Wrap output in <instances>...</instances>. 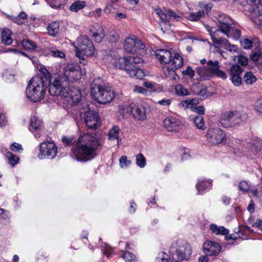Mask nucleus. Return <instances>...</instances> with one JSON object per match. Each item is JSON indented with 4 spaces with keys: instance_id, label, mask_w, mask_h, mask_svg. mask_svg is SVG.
I'll use <instances>...</instances> for the list:
<instances>
[{
    "instance_id": "12",
    "label": "nucleus",
    "mask_w": 262,
    "mask_h": 262,
    "mask_svg": "<svg viewBox=\"0 0 262 262\" xmlns=\"http://www.w3.org/2000/svg\"><path fill=\"white\" fill-rule=\"evenodd\" d=\"M83 118L88 128V131L89 130H95L101 125L98 114L93 110L88 108L84 113Z\"/></svg>"
},
{
    "instance_id": "35",
    "label": "nucleus",
    "mask_w": 262,
    "mask_h": 262,
    "mask_svg": "<svg viewBox=\"0 0 262 262\" xmlns=\"http://www.w3.org/2000/svg\"><path fill=\"white\" fill-rule=\"evenodd\" d=\"M93 36L95 38L96 41L98 42L101 41L102 39L104 38V30L101 26H99L97 32L93 33Z\"/></svg>"
},
{
    "instance_id": "9",
    "label": "nucleus",
    "mask_w": 262,
    "mask_h": 262,
    "mask_svg": "<svg viewBox=\"0 0 262 262\" xmlns=\"http://www.w3.org/2000/svg\"><path fill=\"white\" fill-rule=\"evenodd\" d=\"M124 50L127 53L142 55L145 54V46L143 42L136 37H128L125 39Z\"/></svg>"
},
{
    "instance_id": "54",
    "label": "nucleus",
    "mask_w": 262,
    "mask_h": 262,
    "mask_svg": "<svg viewBox=\"0 0 262 262\" xmlns=\"http://www.w3.org/2000/svg\"><path fill=\"white\" fill-rule=\"evenodd\" d=\"M167 255L165 253L162 252L159 254L158 257L156 258V262H169Z\"/></svg>"
},
{
    "instance_id": "43",
    "label": "nucleus",
    "mask_w": 262,
    "mask_h": 262,
    "mask_svg": "<svg viewBox=\"0 0 262 262\" xmlns=\"http://www.w3.org/2000/svg\"><path fill=\"white\" fill-rule=\"evenodd\" d=\"M126 262H133L135 259V256L131 253L125 251L121 256Z\"/></svg>"
},
{
    "instance_id": "36",
    "label": "nucleus",
    "mask_w": 262,
    "mask_h": 262,
    "mask_svg": "<svg viewBox=\"0 0 262 262\" xmlns=\"http://www.w3.org/2000/svg\"><path fill=\"white\" fill-rule=\"evenodd\" d=\"M177 95L179 96H187L189 94L188 89L184 87L182 84H177L175 88Z\"/></svg>"
},
{
    "instance_id": "14",
    "label": "nucleus",
    "mask_w": 262,
    "mask_h": 262,
    "mask_svg": "<svg viewBox=\"0 0 262 262\" xmlns=\"http://www.w3.org/2000/svg\"><path fill=\"white\" fill-rule=\"evenodd\" d=\"M219 28L221 29L224 34L226 35L228 37H232L235 39H238L241 35V33L239 30L234 29L233 27L230 25L228 20L225 21L219 20Z\"/></svg>"
},
{
    "instance_id": "55",
    "label": "nucleus",
    "mask_w": 262,
    "mask_h": 262,
    "mask_svg": "<svg viewBox=\"0 0 262 262\" xmlns=\"http://www.w3.org/2000/svg\"><path fill=\"white\" fill-rule=\"evenodd\" d=\"M10 149L11 150L17 152L20 150H23V148L21 145L17 143H13L10 146Z\"/></svg>"
},
{
    "instance_id": "34",
    "label": "nucleus",
    "mask_w": 262,
    "mask_h": 262,
    "mask_svg": "<svg viewBox=\"0 0 262 262\" xmlns=\"http://www.w3.org/2000/svg\"><path fill=\"white\" fill-rule=\"evenodd\" d=\"M243 71V68L237 64L232 65L230 69V76H241Z\"/></svg>"
},
{
    "instance_id": "41",
    "label": "nucleus",
    "mask_w": 262,
    "mask_h": 262,
    "mask_svg": "<svg viewBox=\"0 0 262 262\" xmlns=\"http://www.w3.org/2000/svg\"><path fill=\"white\" fill-rule=\"evenodd\" d=\"M211 182L209 181H199L196 184V187L199 191L203 190L208 186L211 185Z\"/></svg>"
},
{
    "instance_id": "26",
    "label": "nucleus",
    "mask_w": 262,
    "mask_h": 262,
    "mask_svg": "<svg viewBox=\"0 0 262 262\" xmlns=\"http://www.w3.org/2000/svg\"><path fill=\"white\" fill-rule=\"evenodd\" d=\"M59 26L60 24L58 21L50 23L47 28L48 34L52 37H55L59 32Z\"/></svg>"
},
{
    "instance_id": "39",
    "label": "nucleus",
    "mask_w": 262,
    "mask_h": 262,
    "mask_svg": "<svg viewBox=\"0 0 262 262\" xmlns=\"http://www.w3.org/2000/svg\"><path fill=\"white\" fill-rule=\"evenodd\" d=\"M233 59L234 61H237L238 63L243 66H247L248 63V58L243 55L235 56Z\"/></svg>"
},
{
    "instance_id": "33",
    "label": "nucleus",
    "mask_w": 262,
    "mask_h": 262,
    "mask_svg": "<svg viewBox=\"0 0 262 262\" xmlns=\"http://www.w3.org/2000/svg\"><path fill=\"white\" fill-rule=\"evenodd\" d=\"M257 80L256 77L254 76L253 73L251 72H247L245 73L244 76V82L248 85L252 84Z\"/></svg>"
},
{
    "instance_id": "20",
    "label": "nucleus",
    "mask_w": 262,
    "mask_h": 262,
    "mask_svg": "<svg viewBox=\"0 0 262 262\" xmlns=\"http://www.w3.org/2000/svg\"><path fill=\"white\" fill-rule=\"evenodd\" d=\"M127 112L139 120H143L146 118V108L142 105L130 106L128 108Z\"/></svg>"
},
{
    "instance_id": "50",
    "label": "nucleus",
    "mask_w": 262,
    "mask_h": 262,
    "mask_svg": "<svg viewBox=\"0 0 262 262\" xmlns=\"http://www.w3.org/2000/svg\"><path fill=\"white\" fill-rule=\"evenodd\" d=\"M222 46L224 47V49H226L227 50L232 52H237V48L235 45H231L228 41V43L226 45H223Z\"/></svg>"
},
{
    "instance_id": "19",
    "label": "nucleus",
    "mask_w": 262,
    "mask_h": 262,
    "mask_svg": "<svg viewBox=\"0 0 262 262\" xmlns=\"http://www.w3.org/2000/svg\"><path fill=\"white\" fill-rule=\"evenodd\" d=\"M155 56L161 63L169 66L172 58L171 53L167 50L158 49L155 52Z\"/></svg>"
},
{
    "instance_id": "21",
    "label": "nucleus",
    "mask_w": 262,
    "mask_h": 262,
    "mask_svg": "<svg viewBox=\"0 0 262 262\" xmlns=\"http://www.w3.org/2000/svg\"><path fill=\"white\" fill-rule=\"evenodd\" d=\"M251 20L256 25H262V4L253 7L251 11Z\"/></svg>"
},
{
    "instance_id": "44",
    "label": "nucleus",
    "mask_w": 262,
    "mask_h": 262,
    "mask_svg": "<svg viewBox=\"0 0 262 262\" xmlns=\"http://www.w3.org/2000/svg\"><path fill=\"white\" fill-rule=\"evenodd\" d=\"M261 58H262L261 51L254 52L250 56V58L254 62L258 61Z\"/></svg>"
},
{
    "instance_id": "31",
    "label": "nucleus",
    "mask_w": 262,
    "mask_h": 262,
    "mask_svg": "<svg viewBox=\"0 0 262 262\" xmlns=\"http://www.w3.org/2000/svg\"><path fill=\"white\" fill-rule=\"evenodd\" d=\"M210 230L216 235H227L228 234V230L223 226L217 227L215 224H211L210 226Z\"/></svg>"
},
{
    "instance_id": "4",
    "label": "nucleus",
    "mask_w": 262,
    "mask_h": 262,
    "mask_svg": "<svg viewBox=\"0 0 262 262\" xmlns=\"http://www.w3.org/2000/svg\"><path fill=\"white\" fill-rule=\"evenodd\" d=\"M169 258L173 262H181L187 260L191 254V249L189 244L182 241H178L172 243L169 249Z\"/></svg>"
},
{
    "instance_id": "8",
    "label": "nucleus",
    "mask_w": 262,
    "mask_h": 262,
    "mask_svg": "<svg viewBox=\"0 0 262 262\" xmlns=\"http://www.w3.org/2000/svg\"><path fill=\"white\" fill-rule=\"evenodd\" d=\"M95 47L92 40L86 36H80L78 39V47L76 48V55L80 57V54H83L86 56L94 55Z\"/></svg>"
},
{
    "instance_id": "24",
    "label": "nucleus",
    "mask_w": 262,
    "mask_h": 262,
    "mask_svg": "<svg viewBox=\"0 0 262 262\" xmlns=\"http://www.w3.org/2000/svg\"><path fill=\"white\" fill-rule=\"evenodd\" d=\"M179 123L174 118H166L163 126L169 132H177Z\"/></svg>"
},
{
    "instance_id": "17",
    "label": "nucleus",
    "mask_w": 262,
    "mask_h": 262,
    "mask_svg": "<svg viewBox=\"0 0 262 262\" xmlns=\"http://www.w3.org/2000/svg\"><path fill=\"white\" fill-rule=\"evenodd\" d=\"M61 90L63 92H64L63 91H66L68 93V95L67 96H60L61 97L69 98L72 102L74 103H78L81 101L82 95L79 88L72 87L70 89V85H69L64 90Z\"/></svg>"
},
{
    "instance_id": "48",
    "label": "nucleus",
    "mask_w": 262,
    "mask_h": 262,
    "mask_svg": "<svg viewBox=\"0 0 262 262\" xmlns=\"http://www.w3.org/2000/svg\"><path fill=\"white\" fill-rule=\"evenodd\" d=\"M242 46L245 49H249L252 46V42L249 39L246 38L241 41Z\"/></svg>"
},
{
    "instance_id": "57",
    "label": "nucleus",
    "mask_w": 262,
    "mask_h": 262,
    "mask_svg": "<svg viewBox=\"0 0 262 262\" xmlns=\"http://www.w3.org/2000/svg\"><path fill=\"white\" fill-rule=\"evenodd\" d=\"M255 108L256 111L262 113V97L259 98L256 101Z\"/></svg>"
},
{
    "instance_id": "37",
    "label": "nucleus",
    "mask_w": 262,
    "mask_h": 262,
    "mask_svg": "<svg viewBox=\"0 0 262 262\" xmlns=\"http://www.w3.org/2000/svg\"><path fill=\"white\" fill-rule=\"evenodd\" d=\"M85 6V2L84 1H77L70 6V10L74 12H77L79 10L83 8Z\"/></svg>"
},
{
    "instance_id": "23",
    "label": "nucleus",
    "mask_w": 262,
    "mask_h": 262,
    "mask_svg": "<svg viewBox=\"0 0 262 262\" xmlns=\"http://www.w3.org/2000/svg\"><path fill=\"white\" fill-rule=\"evenodd\" d=\"M190 90L193 94L200 97H207V87L200 82L192 84Z\"/></svg>"
},
{
    "instance_id": "11",
    "label": "nucleus",
    "mask_w": 262,
    "mask_h": 262,
    "mask_svg": "<svg viewBox=\"0 0 262 262\" xmlns=\"http://www.w3.org/2000/svg\"><path fill=\"white\" fill-rule=\"evenodd\" d=\"M240 115L237 111H229L223 114L220 118V123L224 127H232L239 124Z\"/></svg>"
},
{
    "instance_id": "49",
    "label": "nucleus",
    "mask_w": 262,
    "mask_h": 262,
    "mask_svg": "<svg viewBox=\"0 0 262 262\" xmlns=\"http://www.w3.org/2000/svg\"><path fill=\"white\" fill-rule=\"evenodd\" d=\"M50 54L52 56L55 57L63 58L65 56L64 53L58 50H52Z\"/></svg>"
},
{
    "instance_id": "29",
    "label": "nucleus",
    "mask_w": 262,
    "mask_h": 262,
    "mask_svg": "<svg viewBox=\"0 0 262 262\" xmlns=\"http://www.w3.org/2000/svg\"><path fill=\"white\" fill-rule=\"evenodd\" d=\"M196 73L200 76L199 79L200 80H207L211 77L206 66L196 68Z\"/></svg>"
},
{
    "instance_id": "52",
    "label": "nucleus",
    "mask_w": 262,
    "mask_h": 262,
    "mask_svg": "<svg viewBox=\"0 0 262 262\" xmlns=\"http://www.w3.org/2000/svg\"><path fill=\"white\" fill-rule=\"evenodd\" d=\"M184 75L189 76L190 78H193L194 76L195 72L190 67H188L185 70L182 72Z\"/></svg>"
},
{
    "instance_id": "51",
    "label": "nucleus",
    "mask_w": 262,
    "mask_h": 262,
    "mask_svg": "<svg viewBox=\"0 0 262 262\" xmlns=\"http://www.w3.org/2000/svg\"><path fill=\"white\" fill-rule=\"evenodd\" d=\"M129 62L133 63V64L138 67L136 64L141 63L143 61V59L140 57H129L128 58Z\"/></svg>"
},
{
    "instance_id": "22",
    "label": "nucleus",
    "mask_w": 262,
    "mask_h": 262,
    "mask_svg": "<svg viewBox=\"0 0 262 262\" xmlns=\"http://www.w3.org/2000/svg\"><path fill=\"white\" fill-rule=\"evenodd\" d=\"M208 31L210 32L211 39L215 44L222 46L228 43V40L221 35L224 32L220 28V29L216 30L213 33L210 30Z\"/></svg>"
},
{
    "instance_id": "3",
    "label": "nucleus",
    "mask_w": 262,
    "mask_h": 262,
    "mask_svg": "<svg viewBox=\"0 0 262 262\" xmlns=\"http://www.w3.org/2000/svg\"><path fill=\"white\" fill-rule=\"evenodd\" d=\"M48 88L44 79L39 76L33 77L29 82L26 93L28 98L36 102L42 99Z\"/></svg>"
},
{
    "instance_id": "60",
    "label": "nucleus",
    "mask_w": 262,
    "mask_h": 262,
    "mask_svg": "<svg viewBox=\"0 0 262 262\" xmlns=\"http://www.w3.org/2000/svg\"><path fill=\"white\" fill-rule=\"evenodd\" d=\"M247 210L250 212L253 213L255 211V204L253 201H251L247 207Z\"/></svg>"
},
{
    "instance_id": "18",
    "label": "nucleus",
    "mask_w": 262,
    "mask_h": 262,
    "mask_svg": "<svg viewBox=\"0 0 262 262\" xmlns=\"http://www.w3.org/2000/svg\"><path fill=\"white\" fill-rule=\"evenodd\" d=\"M203 248L206 254L210 256L217 255L221 249L218 243L208 241L204 243Z\"/></svg>"
},
{
    "instance_id": "61",
    "label": "nucleus",
    "mask_w": 262,
    "mask_h": 262,
    "mask_svg": "<svg viewBox=\"0 0 262 262\" xmlns=\"http://www.w3.org/2000/svg\"><path fill=\"white\" fill-rule=\"evenodd\" d=\"M253 227L258 228L262 231V220H258L252 225Z\"/></svg>"
},
{
    "instance_id": "1",
    "label": "nucleus",
    "mask_w": 262,
    "mask_h": 262,
    "mask_svg": "<svg viewBox=\"0 0 262 262\" xmlns=\"http://www.w3.org/2000/svg\"><path fill=\"white\" fill-rule=\"evenodd\" d=\"M81 73L77 66L73 64H68L63 69V74H54L50 77L49 80V93L54 96H67L68 93L63 92L64 90L71 83L80 79Z\"/></svg>"
},
{
    "instance_id": "13",
    "label": "nucleus",
    "mask_w": 262,
    "mask_h": 262,
    "mask_svg": "<svg viewBox=\"0 0 262 262\" xmlns=\"http://www.w3.org/2000/svg\"><path fill=\"white\" fill-rule=\"evenodd\" d=\"M208 140L213 144H219L222 143L226 138L224 131L218 127L209 128L206 134Z\"/></svg>"
},
{
    "instance_id": "27",
    "label": "nucleus",
    "mask_w": 262,
    "mask_h": 262,
    "mask_svg": "<svg viewBox=\"0 0 262 262\" xmlns=\"http://www.w3.org/2000/svg\"><path fill=\"white\" fill-rule=\"evenodd\" d=\"M12 32L9 29H5L2 32V41L6 45H10L13 42V39L11 38Z\"/></svg>"
},
{
    "instance_id": "15",
    "label": "nucleus",
    "mask_w": 262,
    "mask_h": 262,
    "mask_svg": "<svg viewBox=\"0 0 262 262\" xmlns=\"http://www.w3.org/2000/svg\"><path fill=\"white\" fill-rule=\"evenodd\" d=\"M207 69L210 74V76H216L225 79L227 78V76L226 73L220 69V66L219 62L215 60L214 62L212 60H209L207 62Z\"/></svg>"
},
{
    "instance_id": "46",
    "label": "nucleus",
    "mask_w": 262,
    "mask_h": 262,
    "mask_svg": "<svg viewBox=\"0 0 262 262\" xmlns=\"http://www.w3.org/2000/svg\"><path fill=\"white\" fill-rule=\"evenodd\" d=\"M230 79L233 84L236 86H239L242 82L241 76H230Z\"/></svg>"
},
{
    "instance_id": "40",
    "label": "nucleus",
    "mask_w": 262,
    "mask_h": 262,
    "mask_svg": "<svg viewBox=\"0 0 262 262\" xmlns=\"http://www.w3.org/2000/svg\"><path fill=\"white\" fill-rule=\"evenodd\" d=\"M136 163L141 168L144 167L146 165V159L143 155L139 154L136 156Z\"/></svg>"
},
{
    "instance_id": "47",
    "label": "nucleus",
    "mask_w": 262,
    "mask_h": 262,
    "mask_svg": "<svg viewBox=\"0 0 262 262\" xmlns=\"http://www.w3.org/2000/svg\"><path fill=\"white\" fill-rule=\"evenodd\" d=\"M120 165L122 168L127 167L128 165L131 163L130 161L127 160V157L125 156H122L119 159Z\"/></svg>"
},
{
    "instance_id": "63",
    "label": "nucleus",
    "mask_w": 262,
    "mask_h": 262,
    "mask_svg": "<svg viewBox=\"0 0 262 262\" xmlns=\"http://www.w3.org/2000/svg\"><path fill=\"white\" fill-rule=\"evenodd\" d=\"M188 19L191 21H198L200 18L195 13H191L188 16Z\"/></svg>"
},
{
    "instance_id": "62",
    "label": "nucleus",
    "mask_w": 262,
    "mask_h": 262,
    "mask_svg": "<svg viewBox=\"0 0 262 262\" xmlns=\"http://www.w3.org/2000/svg\"><path fill=\"white\" fill-rule=\"evenodd\" d=\"M171 100L170 99H162L159 101L158 103L162 105H169L171 103Z\"/></svg>"
},
{
    "instance_id": "25",
    "label": "nucleus",
    "mask_w": 262,
    "mask_h": 262,
    "mask_svg": "<svg viewBox=\"0 0 262 262\" xmlns=\"http://www.w3.org/2000/svg\"><path fill=\"white\" fill-rule=\"evenodd\" d=\"M190 121H193L195 126L200 129L204 130L206 126L204 123V118L202 116L198 115H192L189 117Z\"/></svg>"
},
{
    "instance_id": "7",
    "label": "nucleus",
    "mask_w": 262,
    "mask_h": 262,
    "mask_svg": "<svg viewBox=\"0 0 262 262\" xmlns=\"http://www.w3.org/2000/svg\"><path fill=\"white\" fill-rule=\"evenodd\" d=\"M183 64V59L178 53H174L172 56L170 62L169 66H164L163 68L165 75L169 80H177L179 78L177 76L176 70L180 68Z\"/></svg>"
},
{
    "instance_id": "5",
    "label": "nucleus",
    "mask_w": 262,
    "mask_h": 262,
    "mask_svg": "<svg viewBox=\"0 0 262 262\" xmlns=\"http://www.w3.org/2000/svg\"><path fill=\"white\" fill-rule=\"evenodd\" d=\"M91 93L93 99L101 104L109 103L115 98L114 92L111 88L102 86L94 82L91 84Z\"/></svg>"
},
{
    "instance_id": "42",
    "label": "nucleus",
    "mask_w": 262,
    "mask_h": 262,
    "mask_svg": "<svg viewBox=\"0 0 262 262\" xmlns=\"http://www.w3.org/2000/svg\"><path fill=\"white\" fill-rule=\"evenodd\" d=\"M108 38L111 42L116 43L120 38L119 35L114 30H112L108 34Z\"/></svg>"
},
{
    "instance_id": "59",
    "label": "nucleus",
    "mask_w": 262,
    "mask_h": 262,
    "mask_svg": "<svg viewBox=\"0 0 262 262\" xmlns=\"http://www.w3.org/2000/svg\"><path fill=\"white\" fill-rule=\"evenodd\" d=\"M73 141L72 138H67L66 137H63L62 138V142L67 146H70Z\"/></svg>"
},
{
    "instance_id": "38",
    "label": "nucleus",
    "mask_w": 262,
    "mask_h": 262,
    "mask_svg": "<svg viewBox=\"0 0 262 262\" xmlns=\"http://www.w3.org/2000/svg\"><path fill=\"white\" fill-rule=\"evenodd\" d=\"M21 44L24 48L28 50H33L36 48V43L28 39H23Z\"/></svg>"
},
{
    "instance_id": "28",
    "label": "nucleus",
    "mask_w": 262,
    "mask_h": 262,
    "mask_svg": "<svg viewBox=\"0 0 262 262\" xmlns=\"http://www.w3.org/2000/svg\"><path fill=\"white\" fill-rule=\"evenodd\" d=\"M119 126L115 125L110 130L108 134V139L110 140H117V144H119L121 141V139L119 137L120 133Z\"/></svg>"
},
{
    "instance_id": "32",
    "label": "nucleus",
    "mask_w": 262,
    "mask_h": 262,
    "mask_svg": "<svg viewBox=\"0 0 262 262\" xmlns=\"http://www.w3.org/2000/svg\"><path fill=\"white\" fill-rule=\"evenodd\" d=\"M5 157L7 160L8 161V163L12 166H14L19 161V157L12 152L8 151L5 155Z\"/></svg>"
},
{
    "instance_id": "30",
    "label": "nucleus",
    "mask_w": 262,
    "mask_h": 262,
    "mask_svg": "<svg viewBox=\"0 0 262 262\" xmlns=\"http://www.w3.org/2000/svg\"><path fill=\"white\" fill-rule=\"evenodd\" d=\"M41 125L42 122L38 118L35 116H32L30 118L29 129L31 132L38 130L41 127Z\"/></svg>"
},
{
    "instance_id": "16",
    "label": "nucleus",
    "mask_w": 262,
    "mask_h": 262,
    "mask_svg": "<svg viewBox=\"0 0 262 262\" xmlns=\"http://www.w3.org/2000/svg\"><path fill=\"white\" fill-rule=\"evenodd\" d=\"M162 23L164 25L170 26L169 22L170 21L176 20L179 21L181 19V17L171 9H164L163 11L159 13Z\"/></svg>"
},
{
    "instance_id": "58",
    "label": "nucleus",
    "mask_w": 262,
    "mask_h": 262,
    "mask_svg": "<svg viewBox=\"0 0 262 262\" xmlns=\"http://www.w3.org/2000/svg\"><path fill=\"white\" fill-rule=\"evenodd\" d=\"M9 216V212L4 209L0 208V219H6Z\"/></svg>"
},
{
    "instance_id": "2",
    "label": "nucleus",
    "mask_w": 262,
    "mask_h": 262,
    "mask_svg": "<svg viewBox=\"0 0 262 262\" xmlns=\"http://www.w3.org/2000/svg\"><path fill=\"white\" fill-rule=\"evenodd\" d=\"M99 145L93 133L88 132L79 137L75 147L72 149L73 153L77 161H88L96 156V151Z\"/></svg>"
},
{
    "instance_id": "6",
    "label": "nucleus",
    "mask_w": 262,
    "mask_h": 262,
    "mask_svg": "<svg viewBox=\"0 0 262 262\" xmlns=\"http://www.w3.org/2000/svg\"><path fill=\"white\" fill-rule=\"evenodd\" d=\"M114 66L121 70H124L132 77L142 79L145 76L143 71L129 62L128 58L122 57L117 59L114 62Z\"/></svg>"
},
{
    "instance_id": "53",
    "label": "nucleus",
    "mask_w": 262,
    "mask_h": 262,
    "mask_svg": "<svg viewBox=\"0 0 262 262\" xmlns=\"http://www.w3.org/2000/svg\"><path fill=\"white\" fill-rule=\"evenodd\" d=\"M205 110V107L202 105L194 107L192 109V111H194L199 116L204 115Z\"/></svg>"
},
{
    "instance_id": "56",
    "label": "nucleus",
    "mask_w": 262,
    "mask_h": 262,
    "mask_svg": "<svg viewBox=\"0 0 262 262\" xmlns=\"http://www.w3.org/2000/svg\"><path fill=\"white\" fill-rule=\"evenodd\" d=\"M199 6L201 8L203 9V10H205L206 12H208L212 8V5L211 3L205 4L204 3L202 2L199 3Z\"/></svg>"
},
{
    "instance_id": "10",
    "label": "nucleus",
    "mask_w": 262,
    "mask_h": 262,
    "mask_svg": "<svg viewBox=\"0 0 262 262\" xmlns=\"http://www.w3.org/2000/svg\"><path fill=\"white\" fill-rule=\"evenodd\" d=\"M57 153V147L53 142H46L40 144L38 158L43 159H54Z\"/></svg>"
},
{
    "instance_id": "45",
    "label": "nucleus",
    "mask_w": 262,
    "mask_h": 262,
    "mask_svg": "<svg viewBox=\"0 0 262 262\" xmlns=\"http://www.w3.org/2000/svg\"><path fill=\"white\" fill-rule=\"evenodd\" d=\"M238 188L240 190L244 192H247L250 189V186L247 182L243 181L239 182Z\"/></svg>"
},
{
    "instance_id": "64",
    "label": "nucleus",
    "mask_w": 262,
    "mask_h": 262,
    "mask_svg": "<svg viewBox=\"0 0 262 262\" xmlns=\"http://www.w3.org/2000/svg\"><path fill=\"white\" fill-rule=\"evenodd\" d=\"M134 91V92H136L137 93H143L145 91V90L144 88H143L140 86L136 85L135 86Z\"/></svg>"
}]
</instances>
